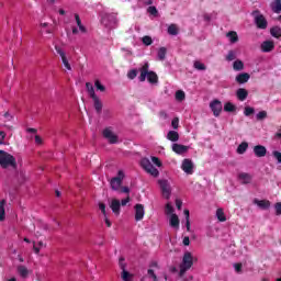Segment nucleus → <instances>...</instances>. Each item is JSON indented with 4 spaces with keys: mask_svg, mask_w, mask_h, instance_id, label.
<instances>
[{
    "mask_svg": "<svg viewBox=\"0 0 281 281\" xmlns=\"http://www.w3.org/2000/svg\"><path fill=\"white\" fill-rule=\"evenodd\" d=\"M195 260L196 259L194 258V256H192V252L186 251L183 254L182 261L179 266L178 276L180 278H183V276H186V273H188V271H190V269H192V265H194Z\"/></svg>",
    "mask_w": 281,
    "mask_h": 281,
    "instance_id": "obj_1",
    "label": "nucleus"
},
{
    "mask_svg": "<svg viewBox=\"0 0 281 281\" xmlns=\"http://www.w3.org/2000/svg\"><path fill=\"white\" fill-rule=\"evenodd\" d=\"M149 66L148 63H145L140 68V75L138 77L139 82H145L146 78L148 80V82H150V85H156L158 78H157V74H155L154 71H149Z\"/></svg>",
    "mask_w": 281,
    "mask_h": 281,
    "instance_id": "obj_2",
    "label": "nucleus"
},
{
    "mask_svg": "<svg viewBox=\"0 0 281 281\" xmlns=\"http://www.w3.org/2000/svg\"><path fill=\"white\" fill-rule=\"evenodd\" d=\"M165 214H167L168 216L170 227H172V229H179V226H180L179 215L175 213V207L172 206V204L170 203L166 204Z\"/></svg>",
    "mask_w": 281,
    "mask_h": 281,
    "instance_id": "obj_3",
    "label": "nucleus"
},
{
    "mask_svg": "<svg viewBox=\"0 0 281 281\" xmlns=\"http://www.w3.org/2000/svg\"><path fill=\"white\" fill-rule=\"evenodd\" d=\"M0 166L1 168H16V159L4 150H0Z\"/></svg>",
    "mask_w": 281,
    "mask_h": 281,
    "instance_id": "obj_4",
    "label": "nucleus"
},
{
    "mask_svg": "<svg viewBox=\"0 0 281 281\" xmlns=\"http://www.w3.org/2000/svg\"><path fill=\"white\" fill-rule=\"evenodd\" d=\"M142 168L151 177H159V170L153 166V162L148 158H143L140 160Z\"/></svg>",
    "mask_w": 281,
    "mask_h": 281,
    "instance_id": "obj_5",
    "label": "nucleus"
},
{
    "mask_svg": "<svg viewBox=\"0 0 281 281\" xmlns=\"http://www.w3.org/2000/svg\"><path fill=\"white\" fill-rule=\"evenodd\" d=\"M252 16L258 30H267L269 22H267V18L260 11H254Z\"/></svg>",
    "mask_w": 281,
    "mask_h": 281,
    "instance_id": "obj_6",
    "label": "nucleus"
},
{
    "mask_svg": "<svg viewBox=\"0 0 281 281\" xmlns=\"http://www.w3.org/2000/svg\"><path fill=\"white\" fill-rule=\"evenodd\" d=\"M158 184L162 192L164 199H170L172 194V187L170 186V181H168L167 179H161V180H158Z\"/></svg>",
    "mask_w": 281,
    "mask_h": 281,
    "instance_id": "obj_7",
    "label": "nucleus"
},
{
    "mask_svg": "<svg viewBox=\"0 0 281 281\" xmlns=\"http://www.w3.org/2000/svg\"><path fill=\"white\" fill-rule=\"evenodd\" d=\"M87 32H88L87 26L82 24V20H80V15L75 14V26H72V34L82 35V34H87Z\"/></svg>",
    "mask_w": 281,
    "mask_h": 281,
    "instance_id": "obj_8",
    "label": "nucleus"
},
{
    "mask_svg": "<svg viewBox=\"0 0 281 281\" xmlns=\"http://www.w3.org/2000/svg\"><path fill=\"white\" fill-rule=\"evenodd\" d=\"M124 177H125L124 171L119 170L117 176L112 178L110 182L112 190L117 192V190L122 188V181H124Z\"/></svg>",
    "mask_w": 281,
    "mask_h": 281,
    "instance_id": "obj_9",
    "label": "nucleus"
},
{
    "mask_svg": "<svg viewBox=\"0 0 281 281\" xmlns=\"http://www.w3.org/2000/svg\"><path fill=\"white\" fill-rule=\"evenodd\" d=\"M55 52L61 58V63L65 67V70L71 71V64H69V58L67 57V53H65V50L60 46H55Z\"/></svg>",
    "mask_w": 281,
    "mask_h": 281,
    "instance_id": "obj_10",
    "label": "nucleus"
},
{
    "mask_svg": "<svg viewBox=\"0 0 281 281\" xmlns=\"http://www.w3.org/2000/svg\"><path fill=\"white\" fill-rule=\"evenodd\" d=\"M119 266L122 270L121 278L123 281H133V274H131L128 271H126V262L124 261V258L119 259Z\"/></svg>",
    "mask_w": 281,
    "mask_h": 281,
    "instance_id": "obj_11",
    "label": "nucleus"
},
{
    "mask_svg": "<svg viewBox=\"0 0 281 281\" xmlns=\"http://www.w3.org/2000/svg\"><path fill=\"white\" fill-rule=\"evenodd\" d=\"M144 216H146V209L144 207V205H134V220L136 221V223H139V221H144Z\"/></svg>",
    "mask_w": 281,
    "mask_h": 281,
    "instance_id": "obj_12",
    "label": "nucleus"
},
{
    "mask_svg": "<svg viewBox=\"0 0 281 281\" xmlns=\"http://www.w3.org/2000/svg\"><path fill=\"white\" fill-rule=\"evenodd\" d=\"M210 109L214 115V117H218L221 113L223 112V103L218 101L217 99L211 101Z\"/></svg>",
    "mask_w": 281,
    "mask_h": 281,
    "instance_id": "obj_13",
    "label": "nucleus"
},
{
    "mask_svg": "<svg viewBox=\"0 0 281 281\" xmlns=\"http://www.w3.org/2000/svg\"><path fill=\"white\" fill-rule=\"evenodd\" d=\"M181 170L186 172V175H193L194 173V162L191 159L186 158L182 160Z\"/></svg>",
    "mask_w": 281,
    "mask_h": 281,
    "instance_id": "obj_14",
    "label": "nucleus"
},
{
    "mask_svg": "<svg viewBox=\"0 0 281 281\" xmlns=\"http://www.w3.org/2000/svg\"><path fill=\"white\" fill-rule=\"evenodd\" d=\"M103 137L108 139L110 144H117V135H115L111 127L103 130Z\"/></svg>",
    "mask_w": 281,
    "mask_h": 281,
    "instance_id": "obj_15",
    "label": "nucleus"
},
{
    "mask_svg": "<svg viewBox=\"0 0 281 281\" xmlns=\"http://www.w3.org/2000/svg\"><path fill=\"white\" fill-rule=\"evenodd\" d=\"M40 32L43 35H48V37L54 34V25L47 23V22H41L40 23Z\"/></svg>",
    "mask_w": 281,
    "mask_h": 281,
    "instance_id": "obj_16",
    "label": "nucleus"
},
{
    "mask_svg": "<svg viewBox=\"0 0 281 281\" xmlns=\"http://www.w3.org/2000/svg\"><path fill=\"white\" fill-rule=\"evenodd\" d=\"M101 23L105 25V27H112L115 23V14L105 13L101 16Z\"/></svg>",
    "mask_w": 281,
    "mask_h": 281,
    "instance_id": "obj_17",
    "label": "nucleus"
},
{
    "mask_svg": "<svg viewBox=\"0 0 281 281\" xmlns=\"http://www.w3.org/2000/svg\"><path fill=\"white\" fill-rule=\"evenodd\" d=\"M121 202L117 199H112L110 202V209L112 210L113 214L115 216H120V212H121Z\"/></svg>",
    "mask_w": 281,
    "mask_h": 281,
    "instance_id": "obj_18",
    "label": "nucleus"
},
{
    "mask_svg": "<svg viewBox=\"0 0 281 281\" xmlns=\"http://www.w3.org/2000/svg\"><path fill=\"white\" fill-rule=\"evenodd\" d=\"M189 148H190L189 146L177 144V143L172 145V150L177 155H183L184 153H188Z\"/></svg>",
    "mask_w": 281,
    "mask_h": 281,
    "instance_id": "obj_19",
    "label": "nucleus"
},
{
    "mask_svg": "<svg viewBox=\"0 0 281 281\" xmlns=\"http://www.w3.org/2000/svg\"><path fill=\"white\" fill-rule=\"evenodd\" d=\"M255 205L259 206L260 210H269L271 207V202L269 200H254Z\"/></svg>",
    "mask_w": 281,
    "mask_h": 281,
    "instance_id": "obj_20",
    "label": "nucleus"
},
{
    "mask_svg": "<svg viewBox=\"0 0 281 281\" xmlns=\"http://www.w3.org/2000/svg\"><path fill=\"white\" fill-rule=\"evenodd\" d=\"M254 154L257 157H267V147L262 145H257L254 147Z\"/></svg>",
    "mask_w": 281,
    "mask_h": 281,
    "instance_id": "obj_21",
    "label": "nucleus"
},
{
    "mask_svg": "<svg viewBox=\"0 0 281 281\" xmlns=\"http://www.w3.org/2000/svg\"><path fill=\"white\" fill-rule=\"evenodd\" d=\"M276 44L272 41H266L261 44V52L269 53L273 52Z\"/></svg>",
    "mask_w": 281,
    "mask_h": 281,
    "instance_id": "obj_22",
    "label": "nucleus"
},
{
    "mask_svg": "<svg viewBox=\"0 0 281 281\" xmlns=\"http://www.w3.org/2000/svg\"><path fill=\"white\" fill-rule=\"evenodd\" d=\"M236 95L237 100H239L240 102H245V100H247V95H249V92L247 91V89L239 88L236 91Z\"/></svg>",
    "mask_w": 281,
    "mask_h": 281,
    "instance_id": "obj_23",
    "label": "nucleus"
},
{
    "mask_svg": "<svg viewBox=\"0 0 281 281\" xmlns=\"http://www.w3.org/2000/svg\"><path fill=\"white\" fill-rule=\"evenodd\" d=\"M249 78H250L249 74L241 72L236 76V82H238L239 85H245V82H249Z\"/></svg>",
    "mask_w": 281,
    "mask_h": 281,
    "instance_id": "obj_24",
    "label": "nucleus"
},
{
    "mask_svg": "<svg viewBox=\"0 0 281 281\" xmlns=\"http://www.w3.org/2000/svg\"><path fill=\"white\" fill-rule=\"evenodd\" d=\"M270 8H271L272 12H274V14H280V12H281V0H273L270 3Z\"/></svg>",
    "mask_w": 281,
    "mask_h": 281,
    "instance_id": "obj_25",
    "label": "nucleus"
},
{
    "mask_svg": "<svg viewBox=\"0 0 281 281\" xmlns=\"http://www.w3.org/2000/svg\"><path fill=\"white\" fill-rule=\"evenodd\" d=\"M156 271H159V267L157 265H155L154 269H148L147 270V276L154 280V281H158L159 278H157V273Z\"/></svg>",
    "mask_w": 281,
    "mask_h": 281,
    "instance_id": "obj_26",
    "label": "nucleus"
},
{
    "mask_svg": "<svg viewBox=\"0 0 281 281\" xmlns=\"http://www.w3.org/2000/svg\"><path fill=\"white\" fill-rule=\"evenodd\" d=\"M248 148H249V144L247 142H243L237 147V154L245 155V153H247Z\"/></svg>",
    "mask_w": 281,
    "mask_h": 281,
    "instance_id": "obj_27",
    "label": "nucleus"
},
{
    "mask_svg": "<svg viewBox=\"0 0 281 281\" xmlns=\"http://www.w3.org/2000/svg\"><path fill=\"white\" fill-rule=\"evenodd\" d=\"M215 216L220 221V223H225V221H227V217L225 216V211H223V209H217Z\"/></svg>",
    "mask_w": 281,
    "mask_h": 281,
    "instance_id": "obj_28",
    "label": "nucleus"
},
{
    "mask_svg": "<svg viewBox=\"0 0 281 281\" xmlns=\"http://www.w3.org/2000/svg\"><path fill=\"white\" fill-rule=\"evenodd\" d=\"M229 43L234 44V43H238V33H236L235 31H231L226 34Z\"/></svg>",
    "mask_w": 281,
    "mask_h": 281,
    "instance_id": "obj_29",
    "label": "nucleus"
},
{
    "mask_svg": "<svg viewBox=\"0 0 281 281\" xmlns=\"http://www.w3.org/2000/svg\"><path fill=\"white\" fill-rule=\"evenodd\" d=\"M238 179L241 183H251V175L249 173H239Z\"/></svg>",
    "mask_w": 281,
    "mask_h": 281,
    "instance_id": "obj_30",
    "label": "nucleus"
},
{
    "mask_svg": "<svg viewBox=\"0 0 281 281\" xmlns=\"http://www.w3.org/2000/svg\"><path fill=\"white\" fill-rule=\"evenodd\" d=\"M169 142H179V133L176 131H169L167 134Z\"/></svg>",
    "mask_w": 281,
    "mask_h": 281,
    "instance_id": "obj_31",
    "label": "nucleus"
},
{
    "mask_svg": "<svg viewBox=\"0 0 281 281\" xmlns=\"http://www.w3.org/2000/svg\"><path fill=\"white\" fill-rule=\"evenodd\" d=\"M233 69L235 71H243L245 69V64L243 63V60L237 59L233 64Z\"/></svg>",
    "mask_w": 281,
    "mask_h": 281,
    "instance_id": "obj_32",
    "label": "nucleus"
},
{
    "mask_svg": "<svg viewBox=\"0 0 281 281\" xmlns=\"http://www.w3.org/2000/svg\"><path fill=\"white\" fill-rule=\"evenodd\" d=\"M92 100L97 113H100L102 111V101H100V98L98 97H93Z\"/></svg>",
    "mask_w": 281,
    "mask_h": 281,
    "instance_id": "obj_33",
    "label": "nucleus"
},
{
    "mask_svg": "<svg viewBox=\"0 0 281 281\" xmlns=\"http://www.w3.org/2000/svg\"><path fill=\"white\" fill-rule=\"evenodd\" d=\"M0 221H5V200L0 202Z\"/></svg>",
    "mask_w": 281,
    "mask_h": 281,
    "instance_id": "obj_34",
    "label": "nucleus"
},
{
    "mask_svg": "<svg viewBox=\"0 0 281 281\" xmlns=\"http://www.w3.org/2000/svg\"><path fill=\"white\" fill-rule=\"evenodd\" d=\"M270 34L271 36H273L274 38H280L281 36V29L279 26H273L271 30H270Z\"/></svg>",
    "mask_w": 281,
    "mask_h": 281,
    "instance_id": "obj_35",
    "label": "nucleus"
},
{
    "mask_svg": "<svg viewBox=\"0 0 281 281\" xmlns=\"http://www.w3.org/2000/svg\"><path fill=\"white\" fill-rule=\"evenodd\" d=\"M168 34H170L171 36H177L179 34V27H177L176 24L169 25Z\"/></svg>",
    "mask_w": 281,
    "mask_h": 281,
    "instance_id": "obj_36",
    "label": "nucleus"
},
{
    "mask_svg": "<svg viewBox=\"0 0 281 281\" xmlns=\"http://www.w3.org/2000/svg\"><path fill=\"white\" fill-rule=\"evenodd\" d=\"M224 111H226V113H234V111H236V105L232 102H227L224 104Z\"/></svg>",
    "mask_w": 281,
    "mask_h": 281,
    "instance_id": "obj_37",
    "label": "nucleus"
},
{
    "mask_svg": "<svg viewBox=\"0 0 281 281\" xmlns=\"http://www.w3.org/2000/svg\"><path fill=\"white\" fill-rule=\"evenodd\" d=\"M86 88H87V91H88L90 98L93 99V98L98 97V95L95 94V90L93 89V85L87 82V83H86Z\"/></svg>",
    "mask_w": 281,
    "mask_h": 281,
    "instance_id": "obj_38",
    "label": "nucleus"
},
{
    "mask_svg": "<svg viewBox=\"0 0 281 281\" xmlns=\"http://www.w3.org/2000/svg\"><path fill=\"white\" fill-rule=\"evenodd\" d=\"M18 272H19V274L21 276V278H25L26 276H29L30 270H27V269L25 268V266H20V267L18 268Z\"/></svg>",
    "mask_w": 281,
    "mask_h": 281,
    "instance_id": "obj_39",
    "label": "nucleus"
},
{
    "mask_svg": "<svg viewBox=\"0 0 281 281\" xmlns=\"http://www.w3.org/2000/svg\"><path fill=\"white\" fill-rule=\"evenodd\" d=\"M193 67L198 71H205V69H206L205 64H203V63H201L199 60L194 61Z\"/></svg>",
    "mask_w": 281,
    "mask_h": 281,
    "instance_id": "obj_40",
    "label": "nucleus"
},
{
    "mask_svg": "<svg viewBox=\"0 0 281 281\" xmlns=\"http://www.w3.org/2000/svg\"><path fill=\"white\" fill-rule=\"evenodd\" d=\"M166 54H167L166 47H160L158 49V60H166Z\"/></svg>",
    "mask_w": 281,
    "mask_h": 281,
    "instance_id": "obj_41",
    "label": "nucleus"
},
{
    "mask_svg": "<svg viewBox=\"0 0 281 281\" xmlns=\"http://www.w3.org/2000/svg\"><path fill=\"white\" fill-rule=\"evenodd\" d=\"M176 100L178 102H183V100H186V92H183L182 90H178L176 92Z\"/></svg>",
    "mask_w": 281,
    "mask_h": 281,
    "instance_id": "obj_42",
    "label": "nucleus"
},
{
    "mask_svg": "<svg viewBox=\"0 0 281 281\" xmlns=\"http://www.w3.org/2000/svg\"><path fill=\"white\" fill-rule=\"evenodd\" d=\"M43 247H45V244H43V241H38L37 244L34 243L33 245V249L35 251V254H40L41 249H43Z\"/></svg>",
    "mask_w": 281,
    "mask_h": 281,
    "instance_id": "obj_43",
    "label": "nucleus"
},
{
    "mask_svg": "<svg viewBox=\"0 0 281 281\" xmlns=\"http://www.w3.org/2000/svg\"><path fill=\"white\" fill-rule=\"evenodd\" d=\"M142 42L148 47L149 45H153V37L145 35L143 36Z\"/></svg>",
    "mask_w": 281,
    "mask_h": 281,
    "instance_id": "obj_44",
    "label": "nucleus"
},
{
    "mask_svg": "<svg viewBox=\"0 0 281 281\" xmlns=\"http://www.w3.org/2000/svg\"><path fill=\"white\" fill-rule=\"evenodd\" d=\"M127 78H130V80H135V78H137V69H132L127 72Z\"/></svg>",
    "mask_w": 281,
    "mask_h": 281,
    "instance_id": "obj_45",
    "label": "nucleus"
},
{
    "mask_svg": "<svg viewBox=\"0 0 281 281\" xmlns=\"http://www.w3.org/2000/svg\"><path fill=\"white\" fill-rule=\"evenodd\" d=\"M226 60H228V61L236 60V52L235 50H229L227 56H226Z\"/></svg>",
    "mask_w": 281,
    "mask_h": 281,
    "instance_id": "obj_46",
    "label": "nucleus"
},
{
    "mask_svg": "<svg viewBox=\"0 0 281 281\" xmlns=\"http://www.w3.org/2000/svg\"><path fill=\"white\" fill-rule=\"evenodd\" d=\"M254 108H250V106H246L245 110H244V115H246V117H249V115H254Z\"/></svg>",
    "mask_w": 281,
    "mask_h": 281,
    "instance_id": "obj_47",
    "label": "nucleus"
},
{
    "mask_svg": "<svg viewBox=\"0 0 281 281\" xmlns=\"http://www.w3.org/2000/svg\"><path fill=\"white\" fill-rule=\"evenodd\" d=\"M272 157H274V159H277L278 164H281V153L280 151L273 150Z\"/></svg>",
    "mask_w": 281,
    "mask_h": 281,
    "instance_id": "obj_48",
    "label": "nucleus"
},
{
    "mask_svg": "<svg viewBox=\"0 0 281 281\" xmlns=\"http://www.w3.org/2000/svg\"><path fill=\"white\" fill-rule=\"evenodd\" d=\"M94 87L98 89V91H105L106 90V88L99 80H97L94 82Z\"/></svg>",
    "mask_w": 281,
    "mask_h": 281,
    "instance_id": "obj_49",
    "label": "nucleus"
},
{
    "mask_svg": "<svg viewBox=\"0 0 281 281\" xmlns=\"http://www.w3.org/2000/svg\"><path fill=\"white\" fill-rule=\"evenodd\" d=\"M151 162L157 166V168H161V160H159V158L153 156L151 157Z\"/></svg>",
    "mask_w": 281,
    "mask_h": 281,
    "instance_id": "obj_50",
    "label": "nucleus"
},
{
    "mask_svg": "<svg viewBox=\"0 0 281 281\" xmlns=\"http://www.w3.org/2000/svg\"><path fill=\"white\" fill-rule=\"evenodd\" d=\"M267 111H260L257 113V120H266Z\"/></svg>",
    "mask_w": 281,
    "mask_h": 281,
    "instance_id": "obj_51",
    "label": "nucleus"
},
{
    "mask_svg": "<svg viewBox=\"0 0 281 281\" xmlns=\"http://www.w3.org/2000/svg\"><path fill=\"white\" fill-rule=\"evenodd\" d=\"M171 126H172V128H175V130L179 128V117H175V119L171 121Z\"/></svg>",
    "mask_w": 281,
    "mask_h": 281,
    "instance_id": "obj_52",
    "label": "nucleus"
},
{
    "mask_svg": "<svg viewBox=\"0 0 281 281\" xmlns=\"http://www.w3.org/2000/svg\"><path fill=\"white\" fill-rule=\"evenodd\" d=\"M99 210L102 212L103 216H106V205L104 203H99Z\"/></svg>",
    "mask_w": 281,
    "mask_h": 281,
    "instance_id": "obj_53",
    "label": "nucleus"
},
{
    "mask_svg": "<svg viewBox=\"0 0 281 281\" xmlns=\"http://www.w3.org/2000/svg\"><path fill=\"white\" fill-rule=\"evenodd\" d=\"M234 269L236 273H240V271H243V263H235Z\"/></svg>",
    "mask_w": 281,
    "mask_h": 281,
    "instance_id": "obj_54",
    "label": "nucleus"
},
{
    "mask_svg": "<svg viewBox=\"0 0 281 281\" xmlns=\"http://www.w3.org/2000/svg\"><path fill=\"white\" fill-rule=\"evenodd\" d=\"M128 203H131V198L127 196L124 200L121 201V205L124 207L125 205H128Z\"/></svg>",
    "mask_w": 281,
    "mask_h": 281,
    "instance_id": "obj_55",
    "label": "nucleus"
},
{
    "mask_svg": "<svg viewBox=\"0 0 281 281\" xmlns=\"http://www.w3.org/2000/svg\"><path fill=\"white\" fill-rule=\"evenodd\" d=\"M274 210L277 212L278 215L281 214V202H278L276 205H274Z\"/></svg>",
    "mask_w": 281,
    "mask_h": 281,
    "instance_id": "obj_56",
    "label": "nucleus"
},
{
    "mask_svg": "<svg viewBox=\"0 0 281 281\" xmlns=\"http://www.w3.org/2000/svg\"><path fill=\"white\" fill-rule=\"evenodd\" d=\"M148 12H149V14H153L154 16L157 14V8H155V7H149L148 8Z\"/></svg>",
    "mask_w": 281,
    "mask_h": 281,
    "instance_id": "obj_57",
    "label": "nucleus"
},
{
    "mask_svg": "<svg viewBox=\"0 0 281 281\" xmlns=\"http://www.w3.org/2000/svg\"><path fill=\"white\" fill-rule=\"evenodd\" d=\"M121 192H123V194H128V192H131V189L128 187H121Z\"/></svg>",
    "mask_w": 281,
    "mask_h": 281,
    "instance_id": "obj_58",
    "label": "nucleus"
},
{
    "mask_svg": "<svg viewBox=\"0 0 281 281\" xmlns=\"http://www.w3.org/2000/svg\"><path fill=\"white\" fill-rule=\"evenodd\" d=\"M35 144H37L38 146H41V144H43V138H41V136L36 135V136H35Z\"/></svg>",
    "mask_w": 281,
    "mask_h": 281,
    "instance_id": "obj_59",
    "label": "nucleus"
},
{
    "mask_svg": "<svg viewBox=\"0 0 281 281\" xmlns=\"http://www.w3.org/2000/svg\"><path fill=\"white\" fill-rule=\"evenodd\" d=\"M183 205V202L179 199L176 200V207H178V210H181V206Z\"/></svg>",
    "mask_w": 281,
    "mask_h": 281,
    "instance_id": "obj_60",
    "label": "nucleus"
},
{
    "mask_svg": "<svg viewBox=\"0 0 281 281\" xmlns=\"http://www.w3.org/2000/svg\"><path fill=\"white\" fill-rule=\"evenodd\" d=\"M104 223H105L106 227H111V225H112L111 220H109V217L106 215H104Z\"/></svg>",
    "mask_w": 281,
    "mask_h": 281,
    "instance_id": "obj_61",
    "label": "nucleus"
},
{
    "mask_svg": "<svg viewBox=\"0 0 281 281\" xmlns=\"http://www.w3.org/2000/svg\"><path fill=\"white\" fill-rule=\"evenodd\" d=\"M4 139H5V132H0V144H3Z\"/></svg>",
    "mask_w": 281,
    "mask_h": 281,
    "instance_id": "obj_62",
    "label": "nucleus"
},
{
    "mask_svg": "<svg viewBox=\"0 0 281 281\" xmlns=\"http://www.w3.org/2000/svg\"><path fill=\"white\" fill-rule=\"evenodd\" d=\"M183 245H184L186 247H188V246L190 245V237H184V238H183Z\"/></svg>",
    "mask_w": 281,
    "mask_h": 281,
    "instance_id": "obj_63",
    "label": "nucleus"
},
{
    "mask_svg": "<svg viewBox=\"0 0 281 281\" xmlns=\"http://www.w3.org/2000/svg\"><path fill=\"white\" fill-rule=\"evenodd\" d=\"M187 232H190V220H186Z\"/></svg>",
    "mask_w": 281,
    "mask_h": 281,
    "instance_id": "obj_64",
    "label": "nucleus"
}]
</instances>
